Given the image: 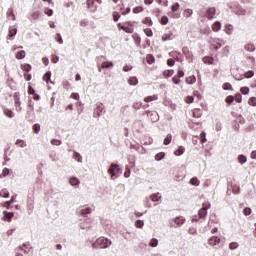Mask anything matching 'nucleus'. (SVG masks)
<instances>
[{
    "mask_svg": "<svg viewBox=\"0 0 256 256\" xmlns=\"http://www.w3.org/2000/svg\"><path fill=\"white\" fill-rule=\"evenodd\" d=\"M94 249H107L109 247V240L105 237L98 238L93 244Z\"/></svg>",
    "mask_w": 256,
    "mask_h": 256,
    "instance_id": "f257e3e1",
    "label": "nucleus"
},
{
    "mask_svg": "<svg viewBox=\"0 0 256 256\" xmlns=\"http://www.w3.org/2000/svg\"><path fill=\"white\" fill-rule=\"evenodd\" d=\"M207 209H211V204L209 202L202 204V208L198 211L199 219H205L207 216Z\"/></svg>",
    "mask_w": 256,
    "mask_h": 256,
    "instance_id": "f03ea898",
    "label": "nucleus"
},
{
    "mask_svg": "<svg viewBox=\"0 0 256 256\" xmlns=\"http://www.w3.org/2000/svg\"><path fill=\"white\" fill-rule=\"evenodd\" d=\"M183 77H185V72L183 69L179 68L177 74L172 78V83H174V85H179V83H181V78Z\"/></svg>",
    "mask_w": 256,
    "mask_h": 256,
    "instance_id": "7ed1b4c3",
    "label": "nucleus"
},
{
    "mask_svg": "<svg viewBox=\"0 0 256 256\" xmlns=\"http://www.w3.org/2000/svg\"><path fill=\"white\" fill-rule=\"evenodd\" d=\"M185 223V217L178 216L171 220L172 227H181Z\"/></svg>",
    "mask_w": 256,
    "mask_h": 256,
    "instance_id": "20e7f679",
    "label": "nucleus"
},
{
    "mask_svg": "<svg viewBox=\"0 0 256 256\" xmlns=\"http://www.w3.org/2000/svg\"><path fill=\"white\" fill-rule=\"evenodd\" d=\"M117 28L119 31H125V33H133L134 31L133 27L126 26L123 23H118Z\"/></svg>",
    "mask_w": 256,
    "mask_h": 256,
    "instance_id": "39448f33",
    "label": "nucleus"
},
{
    "mask_svg": "<svg viewBox=\"0 0 256 256\" xmlns=\"http://www.w3.org/2000/svg\"><path fill=\"white\" fill-rule=\"evenodd\" d=\"M120 170H121V168H119V165L111 164L110 168L108 169V173L113 178V177H115V172L119 173Z\"/></svg>",
    "mask_w": 256,
    "mask_h": 256,
    "instance_id": "423d86ee",
    "label": "nucleus"
},
{
    "mask_svg": "<svg viewBox=\"0 0 256 256\" xmlns=\"http://www.w3.org/2000/svg\"><path fill=\"white\" fill-rule=\"evenodd\" d=\"M216 13H217V9H215V7L208 8L207 11H206L207 19H209V20L215 19V14Z\"/></svg>",
    "mask_w": 256,
    "mask_h": 256,
    "instance_id": "0eeeda50",
    "label": "nucleus"
},
{
    "mask_svg": "<svg viewBox=\"0 0 256 256\" xmlns=\"http://www.w3.org/2000/svg\"><path fill=\"white\" fill-rule=\"evenodd\" d=\"M14 101H15V109L16 111L19 113L22 111L21 108V100L19 98V96H17V94L14 96Z\"/></svg>",
    "mask_w": 256,
    "mask_h": 256,
    "instance_id": "6e6552de",
    "label": "nucleus"
},
{
    "mask_svg": "<svg viewBox=\"0 0 256 256\" xmlns=\"http://www.w3.org/2000/svg\"><path fill=\"white\" fill-rule=\"evenodd\" d=\"M43 81H45L47 83V85H49V83H51V85H55V82H53L51 80V72H46L44 75H43Z\"/></svg>",
    "mask_w": 256,
    "mask_h": 256,
    "instance_id": "1a4fd4ad",
    "label": "nucleus"
},
{
    "mask_svg": "<svg viewBox=\"0 0 256 256\" xmlns=\"http://www.w3.org/2000/svg\"><path fill=\"white\" fill-rule=\"evenodd\" d=\"M86 5L90 11H97V5L95 4V0H87Z\"/></svg>",
    "mask_w": 256,
    "mask_h": 256,
    "instance_id": "9d476101",
    "label": "nucleus"
},
{
    "mask_svg": "<svg viewBox=\"0 0 256 256\" xmlns=\"http://www.w3.org/2000/svg\"><path fill=\"white\" fill-rule=\"evenodd\" d=\"M221 242V239H219V237L217 236H213L208 240L209 245H211L212 247H215V245H218V243Z\"/></svg>",
    "mask_w": 256,
    "mask_h": 256,
    "instance_id": "9b49d317",
    "label": "nucleus"
},
{
    "mask_svg": "<svg viewBox=\"0 0 256 256\" xmlns=\"http://www.w3.org/2000/svg\"><path fill=\"white\" fill-rule=\"evenodd\" d=\"M3 215H4V221H8V223H11V219H13V217L15 216L13 212H7V211H4Z\"/></svg>",
    "mask_w": 256,
    "mask_h": 256,
    "instance_id": "f8f14e48",
    "label": "nucleus"
},
{
    "mask_svg": "<svg viewBox=\"0 0 256 256\" xmlns=\"http://www.w3.org/2000/svg\"><path fill=\"white\" fill-rule=\"evenodd\" d=\"M7 17H9L11 19V21L17 20V17L15 16V12L13 11V8L8 9Z\"/></svg>",
    "mask_w": 256,
    "mask_h": 256,
    "instance_id": "ddd939ff",
    "label": "nucleus"
},
{
    "mask_svg": "<svg viewBox=\"0 0 256 256\" xmlns=\"http://www.w3.org/2000/svg\"><path fill=\"white\" fill-rule=\"evenodd\" d=\"M215 59L211 56H205L203 58V63H205L206 65H213Z\"/></svg>",
    "mask_w": 256,
    "mask_h": 256,
    "instance_id": "4468645a",
    "label": "nucleus"
},
{
    "mask_svg": "<svg viewBox=\"0 0 256 256\" xmlns=\"http://www.w3.org/2000/svg\"><path fill=\"white\" fill-rule=\"evenodd\" d=\"M212 31H214V33L221 31V22L216 21L214 24H212Z\"/></svg>",
    "mask_w": 256,
    "mask_h": 256,
    "instance_id": "2eb2a0df",
    "label": "nucleus"
},
{
    "mask_svg": "<svg viewBox=\"0 0 256 256\" xmlns=\"http://www.w3.org/2000/svg\"><path fill=\"white\" fill-rule=\"evenodd\" d=\"M162 41H171L173 39V33L169 32L161 36Z\"/></svg>",
    "mask_w": 256,
    "mask_h": 256,
    "instance_id": "dca6fc26",
    "label": "nucleus"
},
{
    "mask_svg": "<svg viewBox=\"0 0 256 256\" xmlns=\"http://www.w3.org/2000/svg\"><path fill=\"white\" fill-rule=\"evenodd\" d=\"M25 57H27V52H25V50H21L16 53V59H25Z\"/></svg>",
    "mask_w": 256,
    "mask_h": 256,
    "instance_id": "f3484780",
    "label": "nucleus"
},
{
    "mask_svg": "<svg viewBox=\"0 0 256 256\" xmlns=\"http://www.w3.org/2000/svg\"><path fill=\"white\" fill-rule=\"evenodd\" d=\"M186 83H188V85H193L195 83H197V78L192 75L186 78Z\"/></svg>",
    "mask_w": 256,
    "mask_h": 256,
    "instance_id": "a211bd4d",
    "label": "nucleus"
},
{
    "mask_svg": "<svg viewBox=\"0 0 256 256\" xmlns=\"http://www.w3.org/2000/svg\"><path fill=\"white\" fill-rule=\"evenodd\" d=\"M256 47L255 44L253 43H248L245 45V50L249 51L250 53H253V51H255Z\"/></svg>",
    "mask_w": 256,
    "mask_h": 256,
    "instance_id": "6ab92c4d",
    "label": "nucleus"
},
{
    "mask_svg": "<svg viewBox=\"0 0 256 256\" xmlns=\"http://www.w3.org/2000/svg\"><path fill=\"white\" fill-rule=\"evenodd\" d=\"M146 61L148 65H153V63H155V56H153V54H148L146 56Z\"/></svg>",
    "mask_w": 256,
    "mask_h": 256,
    "instance_id": "aec40b11",
    "label": "nucleus"
},
{
    "mask_svg": "<svg viewBox=\"0 0 256 256\" xmlns=\"http://www.w3.org/2000/svg\"><path fill=\"white\" fill-rule=\"evenodd\" d=\"M159 97L157 95H152L144 98L145 103H151V101H157Z\"/></svg>",
    "mask_w": 256,
    "mask_h": 256,
    "instance_id": "412c9836",
    "label": "nucleus"
},
{
    "mask_svg": "<svg viewBox=\"0 0 256 256\" xmlns=\"http://www.w3.org/2000/svg\"><path fill=\"white\" fill-rule=\"evenodd\" d=\"M13 203H15V196H13V197L11 198V200L6 201V202L3 204V207H6V209H10V208H11V205H13Z\"/></svg>",
    "mask_w": 256,
    "mask_h": 256,
    "instance_id": "4be33fe9",
    "label": "nucleus"
},
{
    "mask_svg": "<svg viewBox=\"0 0 256 256\" xmlns=\"http://www.w3.org/2000/svg\"><path fill=\"white\" fill-rule=\"evenodd\" d=\"M70 185L72 186H77L79 185L81 182L77 179V177H71L69 180Z\"/></svg>",
    "mask_w": 256,
    "mask_h": 256,
    "instance_id": "5701e85b",
    "label": "nucleus"
},
{
    "mask_svg": "<svg viewBox=\"0 0 256 256\" xmlns=\"http://www.w3.org/2000/svg\"><path fill=\"white\" fill-rule=\"evenodd\" d=\"M174 73V70H165L163 72V77H165V79H167L168 77H173Z\"/></svg>",
    "mask_w": 256,
    "mask_h": 256,
    "instance_id": "b1692460",
    "label": "nucleus"
},
{
    "mask_svg": "<svg viewBox=\"0 0 256 256\" xmlns=\"http://www.w3.org/2000/svg\"><path fill=\"white\" fill-rule=\"evenodd\" d=\"M183 153H185V147L180 146V147L174 152V155H176L177 157H180V155H183Z\"/></svg>",
    "mask_w": 256,
    "mask_h": 256,
    "instance_id": "393cba45",
    "label": "nucleus"
},
{
    "mask_svg": "<svg viewBox=\"0 0 256 256\" xmlns=\"http://www.w3.org/2000/svg\"><path fill=\"white\" fill-rule=\"evenodd\" d=\"M201 115H203V112L201 111V109L196 108L193 110V117H195L196 119H199Z\"/></svg>",
    "mask_w": 256,
    "mask_h": 256,
    "instance_id": "a878e982",
    "label": "nucleus"
},
{
    "mask_svg": "<svg viewBox=\"0 0 256 256\" xmlns=\"http://www.w3.org/2000/svg\"><path fill=\"white\" fill-rule=\"evenodd\" d=\"M4 115L9 117V119H13V117H15V114L8 108L4 109Z\"/></svg>",
    "mask_w": 256,
    "mask_h": 256,
    "instance_id": "bb28decb",
    "label": "nucleus"
},
{
    "mask_svg": "<svg viewBox=\"0 0 256 256\" xmlns=\"http://www.w3.org/2000/svg\"><path fill=\"white\" fill-rule=\"evenodd\" d=\"M16 35H17V28L10 27L9 28L8 37H15Z\"/></svg>",
    "mask_w": 256,
    "mask_h": 256,
    "instance_id": "cd10ccee",
    "label": "nucleus"
},
{
    "mask_svg": "<svg viewBox=\"0 0 256 256\" xmlns=\"http://www.w3.org/2000/svg\"><path fill=\"white\" fill-rule=\"evenodd\" d=\"M0 197H3L4 199H9V190L2 189L0 191Z\"/></svg>",
    "mask_w": 256,
    "mask_h": 256,
    "instance_id": "c85d7f7f",
    "label": "nucleus"
},
{
    "mask_svg": "<svg viewBox=\"0 0 256 256\" xmlns=\"http://www.w3.org/2000/svg\"><path fill=\"white\" fill-rule=\"evenodd\" d=\"M200 181L197 177H193L191 180H190V185H194V187H199L200 185Z\"/></svg>",
    "mask_w": 256,
    "mask_h": 256,
    "instance_id": "c756f323",
    "label": "nucleus"
},
{
    "mask_svg": "<svg viewBox=\"0 0 256 256\" xmlns=\"http://www.w3.org/2000/svg\"><path fill=\"white\" fill-rule=\"evenodd\" d=\"M128 83H129V85H138L139 84V80L137 79V77H130L128 79Z\"/></svg>",
    "mask_w": 256,
    "mask_h": 256,
    "instance_id": "7c9ffc66",
    "label": "nucleus"
},
{
    "mask_svg": "<svg viewBox=\"0 0 256 256\" xmlns=\"http://www.w3.org/2000/svg\"><path fill=\"white\" fill-rule=\"evenodd\" d=\"M21 69H22V71H25V73H29V71H31L32 67L30 64H22Z\"/></svg>",
    "mask_w": 256,
    "mask_h": 256,
    "instance_id": "2f4dec72",
    "label": "nucleus"
},
{
    "mask_svg": "<svg viewBox=\"0 0 256 256\" xmlns=\"http://www.w3.org/2000/svg\"><path fill=\"white\" fill-rule=\"evenodd\" d=\"M144 25H148L149 27H153V20L151 19V17H146L143 20Z\"/></svg>",
    "mask_w": 256,
    "mask_h": 256,
    "instance_id": "473e14b6",
    "label": "nucleus"
},
{
    "mask_svg": "<svg viewBox=\"0 0 256 256\" xmlns=\"http://www.w3.org/2000/svg\"><path fill=\"white\" fill-rule=\"evenodd\" d=\"M101 67L102 69H109L110 67H113V62H109V61L103 62L101 64Z\"/></svg>",
    "mask_w": 256,
    "mask_h": 256,
    "instance_id": "72a5a7b5",
    "label": "nucleus"
},
{
    "mask_svg": "<svg viewBox=\"0 0 256 256\" xmlns=\"http://www.w3.org/2000/svg\"><path fill=\"white\" fill-rule=\"evenodd\" d=\"M15 145L22 148L27 147V143H25V140H21V139L16 140Z\"/></svg>",
    "mask_w": 256,
    "mask_h": 256,
    "instance_id": "f704fd0d",
    "label": "nucleus"
},
{
    "mask_svg": "<svg viewBox=\"0 0 256 256\" xmlns=\"http://www.w3.org/2000/svg\"><path fill=\"white\" fill-rule=\"evenodd\" d=\"M223 89L224 91H233V86L231 85V83L226 82L223 84Z\"/></svg>",
    "mask_w": 256,
    "mask_h": 256,
    "instance_id": "c9c22d12",
    "label": "nucleus"
},
{
    "mask_svg": "<svg viewBox=\"0 0 256 256\" xmlns=\"http://www.w3.org/2000/svg\"><path fill=\"white\" fill-rule=\"evenodd\" d=\"M74 159L78 161V163L83 162V157L81 156V154H79V152H74Z\"/></svg>",
    "mask_w": 256,
    "mask_h": 256,
    "instance_id": "e433bc0d",
    "label": "nucleus"
},
{
    "mask_svg": "<svg viewBox=\"0 0 256 256\" xmlns=\"http://www.w3.org/2000/svg\"><path fill=\"white\" fill-rule=\"evenodd\" d=\"M225 33H227V35H231V33H233V25L231 24L226 25Z\"/></svg>",
    "mask_w": 256,
    "mask_h": 256,
    "instance_id": "4c0bfd02",
    "label": "nucleus"
},
{
    "mask_svg": "<svg viewBox=\"0 0 256 256\" xmlns=\"http://www.w3.org/2000/svg\"><path fill=\"white\" fill-rule=\"evenodd\" d=\"M150 199H151V201H154V202L160 201L161 200V195H159V193L158 194H152L150 196Z\"/></svg>",
    "mask_w": 256,
    "mask_h": 256,
    "instance_id": "58836bf2",
    "label": "nucleus"
},
{
    "mask_svg": "<svg viewBox=\"0 0 256 256\" xmlns=\"http://www.w3.org/2000/svg\"><path fill=\"white\" fill-rule=\"evenodd\" d=\"M234 101H236V103H241L243 101V96L241 95V93L235 94Z\"/></svg>",
    "mask_w": 256,
    "mask_h": 256,
    "instance_id": "ea45409f",
    "label": "nucleus"
},
{
    "mask_svg": "<svg viewBox=\"0 0 256 256\" xmlns=\"http://www.w3.org/2000/svg\"><path fill=\"white\" fill-rule=\"evenodd\" d=\"M149 117L154 123H156V121H159V115H157V113H150Z\"/></svg>",
    "mask_w": 256,
    "mask_h": 256,
    "instance_id": "a19ab883",
    "label": "nucleus"
},
{
    "mask_svg": "<svg viewBox=\"0 0 256 256\" xmlns=\"http://www.w3.org/2000/svg\"><path fill=\"white\" fill-rule=\"evenodd\" d=\"M33 132L37 135L39 134V131H41V125L40 124H34L32 126Z\"/></svg>",
    "mask_w": 256,
    "mask_h": 256,
    "instance_id": "79ce46f5",
    "label": "nucleus"
},
{
    "mask_svg": "<svg viewBox=\"0 0 256 256\" xmlns=\"http://www.w3.org/2000/svg\"><path fill=\"white\" fill-rule=\"evenodd\" d=\"M173 139V136L171 134H168L164 139V145H169L171 143V140Z\"/></svg>",
    "mask_w": 256,
    "mask_h": 256,
    "instance_id": "37998d69",
    "label": "nucleus"
},
{
    "mask_svg": "<svg viewBox=\"0 0 256 256\" xmlns=\"http://www.w3.org/2000/svg\"><path fill=\"white\" fill-rule=\"evenodd\" d=\"M132 37H133L136 45H138V46L141 45V37H139V35L133 34Z\"/></svg>",
    "mask_w": 256,
    "mask_h": 256,
    "instance_id": "c03bdc74",
    "label": "nucleus"
},
{
    "mask_svg": "<svg viewBox=\"0 0 256 256\" xmlns=\"http://www.w3.org/2000/svg\"><path fill=\"white\" fill-rule=\"evenodd\" d=\"M233 101H235V97L233 95H229L226 97L225 99V102L228 104V105H231V103H233Z\"/></svg>",
    "mask_w": 256,
    "mask_h": 256,
    "instance_id": "a18cd8bd",
    "label": "nucleus"
},
{
    "mask_svg": "<svg viewBox=\"0 0 256 256\" xmlns=\"http://www.w3.org/2000/svg\"><path fill=\"white\" fill-rule=\"evenodd\" d=\"M253 75H255V72L253 70H249V71L245 72L244 77L246 79H251V77H253Z\"/></svg>",
    "mask_w": 256,
    "mask_h": 256,
    "instance_id": "49530a36",
    "label": "nucleus"
},
{
    "mask_svg": "<svg viewBox=\"0 0 256 256\" xmlns=\"http://www.w3.org/2000/svg\"><path fill=\"white\" fill-rule=\"evenodd\" d=\"M248 105H250L251 107H256V97L249 98Z\"/></svg>",
    "mask_w": 256,
    "mask_h": 256,
    "instance_id": "de8ad7c7",
    "label": "nucleus"
},
{
    "mask_svg": "<svg viewBox=\"0 0 256 256\" xmlns=\"http://www.w3.org/2000/svg\"><path fill=\"white\" fill-rule=\"evenodd\" d=\"M113 19L115 21V23H117V21H119V19H121V14L117 11L113 12Z\"/></svg>",
    "mask_w": 256,
    "mask_h": 256,
    "instance_id": "09e8293b",
    "label": "nucleus"
},
{
    "mask_svg": "<svg viewBox=\"0 0 256 256\" xmlns=\"http://www.w3.org/2000/svg\"><path fill=\"white\" fill-rule=\"evenodd\" d=\"M121 15H129V13H131V8L127 7V8H121Z\"/></svg>",
    "mask_w": 256,
    "mask_h": 256,
    "instance_id": "8fccbe9b",
    "label": "nucleus"
},
{
    "mask_svg": "<svg viewBox=\"0 0 256 256\" xmlns=\"http://www.w3.org/2000/svg\"><path fill=\"white\" fill-rule=\"evenodd\" d=\"M91 208H84V209H82V210H80V214H82V215H89L90 213H91Z\"/></svg>",
    "mask_w": 256,
    "mask_h": 256,
    "instance_id": "3c124183",
    "label": "nucleus"
},
{
    "mask_svg": "<svg viewBox=\"0 0 256 256\" xmlns=\"http://www.w3.org/2000/svg\"><path fill=\"white\" fill-rule=\"evenodd\" d=\"M165 158V154L164 152H159L158 154H156L155 159L156 161H161V159Z\"/></svg>",
    "mask_w": 256,
    "mask_h": 256,
    "instance_id": "603ef678",
    "label": "nucleus"
},
{
    "mask_svg": "<svg viewBox=\"0 0 256 256\" xmlns=\"http://www.w3.org/2000/svg\"><path fill=\"white\" fill-rule=\"evenodd\" d=\"M144 33L146 37H153V30H151L150 28L144 29Z\"/></svg>",
    "mask_w": 256,
    "mask_h": 256,
    "instance_id": "864d4df0",
    "label": "nucleus"
},
{
    "mask_svg": "<svg viewBox=\"0 0 256 256\" xmlns=\"http://www.w3.org/2000/svg\"><path fill=\"white\" fill-rule=\"evenodd\" d=\"M144 9L143 6H137L135 8H133V13L137 14V13H143Z\"/></svg>",
    "mask_w": 256,
    "mask_h": 256,
    "instance_id": "5fc2aeb1",
    "label": "nucleus"
},
{
    "mask_svg": "<svg viewBox=\"0 0 256 256\" xmlns=\"http://www.w3.org/2000/svg\"><path fill=\"white\" fill-rule=\"evenodd\" d=\"M207 134L205 133V132H202L201 134H200V141H201V143H207Z\"/></svg>",
    "mask_w": 256,
    "mask_h": 256,
    "instance_id": "6e6d98bb",
    "label": "nucleus"
},
{
    "mask_svg": "<svg viewBox=\"0 0 256 256\" xmlns=\"http://www.w3.org/2000/svg\"><path fill=\"white\" fill-rule=\"evenodd\" d=\"M183 15H184V17H191V15H193V10L192 9H186V10H184Z\"/></svg>",
    "mask_w": 256,
    "mask_h": 256,
    "instance_id": "4d7b16f0",
    "label": "nucleus"
},
{
    "mask_svg": "<svg viewBox=\"0 0 256 256\" xmlns=\"http://www.w3.org/2000/svg\"><path fill=\"white\" fill-rule=\"evenodd\" d=\"M135 225L138 229H143V225H145V223L143 222V220H137L135 222Z\"/></svg>",
    "mask_w": 256,
    "mask_h": 256,
    "instance_id": "13d9d810",
    "label": "nucleus"
},
{
    "mask_svg": "<svg viewBox=\"0 0 256 256\" xmlns=\"http://www.w3.org/2000/svg\"><path fill=\"white\" fill-rule=\"evenodd\" d=\"M159 245V241L156 238L151 239L150 247H157Z\"/></svg>",
    "mask_w": 256,
    "mask_h": 256,
    "instance_id": "bf43d9fd",
    "label": "nucleus"
},
{
    "mask_svg": "<svg viewBox=\"0 0 256 256\" xmlns=\"http://www.w3.org/2000/svg\"><path fill=\"white\" fill-rule=\"evenodd\" d=\"M160 23L161 25H167V23H169V17L162 16Z\"/></svg>",
    "mask_w": 256,
    "mask_h": 256,
    "instance_id": "052dcab7",
    "label": "nucleus"
},
{
    "mask_svg": "<svg viewBox=\"0 0 256 256\" xmlns=\"http://www.w3.org/2000/svg\"><path fill=\"white\" fill-rule=\"evenodd\" d=\"M238 161H239V163H241V165H243V163H247V157L240 155L238 157Z\"/></svg>",
    "mask_w": 256,
    "mask_h": 256,
    "instance_id": "680f3d73",
    "label": "nucleus"
},
{
    "mask_svg": "<svg viewBox=\"0 0 256 256\" xmlns=\"http://www.w3.org/2000/svg\"><path fill=\"white\" fill-rule=\"evenodd\" d=\"M55 39L57 43H59L60 45H63V38L61 37V34L57 33Z\"/></svg>",
    "mask_w": 256,
    "mask_h": 256,
    "instance_id": "e2e57ef3",
    "label": "nucleus"
},
{
    "mask_svg": "<svg viewBox=\"0 0 256 256\" xmlns=\"http://www.w3.org/2000/svg\"><path fill=\"white\" fill-rule=\"evenodd\" d=\"M240 92L242 93V95H249V87H242L240 89Z\"/></svg>",
    "mask_w": 256,
    "mask_h": 256,
    "instance_id": "0e129e2a",
    "label": "nucleus"
},
{
    "mask_svg": "<svg viewBox=\"0 0 256 256\" xmlns=\"http://www.w3.org/2000/svg\"><path fill=\"white\" fill-rule=\"evenodd\" d=\"M40 15H41V13L39 11H36V12L32 13L31 17H32V19L37 20V19H39Z\"/></svg>",
    "mask_w": 256,
    "mask_h": 256,
    "instance_id": "69168bd1",
    "label": "nucleus"
},
{
    "mask_svg": "<svg viewBox=\"0 0 256 256\" xmlns=\"http://www.w3.org/2000/svg\"><path fill=\"white\" fill-rule=\"evenodd\" d=\"M251 213V208L250 207H246L243 210V214L247 217L249 214Z\"/></svg>",
    "mask_w": 256,
    "mask_h": 256,
    "instance_id": "338daca9",
    "label": "nucleus"
},
{
    "mask_svg": "<svg viewBox=\"0 0 256 256\" xmlns=\"http://www.w3.org/2000/svg\"><path fill=\"white\" fill-rule=\"evenodd\" d=\"M51 145L59 146V145H61V140L52 139L51 140Z\"/></svg>",
    "mask_w": 256,
    "mask_h": 256,
    "instance_id": "774afa93",
    "label": "nucleus"
}]
</instances>
